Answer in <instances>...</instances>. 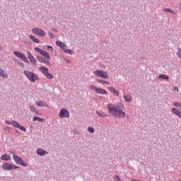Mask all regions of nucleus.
<instances>
[{
    "label": "nucleus",
    "mask_w": 181,
    "mask_h": 181,
    "mask_svg": "<svg viewBox=\"0 0 181 181\" xmlns=\"http://www.w3.org/2000/svg\"><path fill=\"white\" fill-rule=\"evenodd\" d=\"M96 114L97 115H98L99 117H102L103 118H105V117H107V115H105V113L103 111H96Z\"/></svg>",
    "instance_id": "obj_23"
},
{
    "label": "nucleus",
    "mask_w": 181,
    "mask_h": 181,
    "mask_svg": "<svg viewBox=\"0 0 181 181\" xmlns=\"http://www.w3.org/2000/svg\"><path fill=\"white\" fill-rule=\"evenodd\" d=\"M47 50H53V47H52V46H50V45H48V46H47Z\"/></svg>",
    "instance_id": "obj_40"
},
{
    "label": "nucleus",
    "mask_w": 181,
    "mask_h": 181,
    "mask_svg": "<svg viewBox=\"0 0 181 181\" xmlns=\"http://www.w3.org/2000/svg\"><path fill=\"white\" fill-rule=\"evenodd\" d=\"M37 59L40 63H44V64H46L47 66H50V62H49V60L44 59L40 56H37Z\"/></svg>",
    "instance_id": "obj_12"
},
{
    "label": "nucleus",
    "mask_w": 181,
    "mask_h": 181,
    "mask_svg": "<svg viewBox=\"0 0 181 181\" xmlns=\"http://www.w3.org/2000/svg\"><path fill=\"white\" fill-rule=\"evenodd\" d=\"M171 112L174 114V115H177L178 118L181 119V105H180V111L176 107H173L171 109Z\"/></svg>",
    "instance_id": "obj_10"
},
{
    "label": "nucleus",
    "mask_w": 181,
    "mask_h": 181,
    "mask_svg": "<svg viewBox=\"0 0 181 181\" xmlns=\"http://www.w3.org/2000/svg\"><path fill=\"white\" fill-rule=\"evenodd\" d=\"M34 112H35L37 115H42V114H40V112H39V110H37V109H36Z\"/></svg>",
    "instance_id": "obj_41"
},
{
    "label": "nucleus",
    "mask_w": 181,
    "mask_h": 181,
    "mask_svg": "<svg viewBox=\"0 0 181 181\" xmlns=\"http://www.w3.org/2000/svg\"><path fill=\"white\" fill-rule=\"evenodd\" d=\"M32 32L33 33H35V35L41 36V37H45V36H46V32H45V30L39 28H33Z\"/></svg>",
    "instance_id": "obj_7"
},
{
    "label": "nucleus",
    "mask_w": 181,
    "mask_h": 181,
    "mask_svg": "<svg viewBox=\"0 0 181 181\" xmlns=\"http://www.w3.org/2000/svg\"><path fill=\"white\" fill-rule=\"evenodd\" d=\"M0 77H2L3 78H8V74L5 73V71L0 68Z\"/></svg>",
    "instance_id": "obj_18"
},
{
    "label": "nucleus",
    "mask_w": 181,
    "mask_h": 181,
    "mask_svg": "<svg viewBox=\"0 0 181 181\" xmlns=\"http://www.w3.org/2000/svg\"><path fill=\"white\" fill-rule=\"evenodd\" d=\"M13 54L20 59V60H22L25 63H29V60H28V58L26 57V55L23 54L22 52H18V51H14Z\"/></svg>",
    "instance_id": "obj_5"
},
{
    "label": "nucleus",
    "mask_w": 181,
    "mask_h": 181,
    "mask_svg": "<svg viewBox=\"0 0 181 181\" xmlns=\"http://www.w3.org/2000/svg\"><path fill=\"white\" fill-rule=\"evenodd\" d=\"M158 78L159 79L162 78L163 80H169V76L161 74L158 76Z\"/></svg>",
    "instance_id": "obj_24"
},
{
    "label": "nucleus",
    "mask_w": 181,
    "mask_h": 181,
    "mask_svg": "<svg viewBox=\"0 0 181 181\" xmlns=\"http://www.w3.org/2000/svg\"><path fill=\"white\" fill-rule=\"evenodd\" d=\"M66 62H67L69 63V62H70V60L69 59H66Z\"/></svg>",
    "instance_id": "obj_45"
},
{
    "label": "nucleus",
    "mask_w": 181,
    "mask_h": 181,
    "mask_svg": "<svg viewBox=\"0 0 181 181\" xmlns=\"http://www.w3.org/2000/svg\"><path fill=\"white\" fill-rule=\"evenodd\" d=\"M29 38L30 39V40H32L33 42H34V43H40V41L39 40V39L36 38L34 35H30L29 36Z\"/></svg>",
    "instance_id": "obj_20"
},
{
    "label": "nucleus",
    "mask_w": 181,
    "mask_h": 181,
    "mask_svg": "<svg viewBox=\"0 0 181 181\" xmlns=\"http://www.w3.org/2000/svg\"><path fill=\"white\" fill-rule=\"evenodd\" d=\"M1 159L2 160H6V161L11 160V156H9V155L8 154H4L1 156Z\"/></svg>",
    "instance_id": "obj_21"
},
{
    "label": "nucleus",
    "mask_w": 181,
    "mask_h": 181,
    "mask_svg": "<svg viewBox=\"0 0 181 181\" xmlns=\"http://www.w3.org/2000/svg\"><path fill=\"white\" fill-rule=\"evenodd\" d=\"M4 122H5V124H7V125H12L13 127H15V124H15V122H16V121L12 120L11 122H9L8 120H5Z\"/></svg>",
    "instance_id": "obj_28"
},
{
    "label": "nucleus",
    "mask_w": 181,
    "mask_h": 181,
    "mask_svg": "<svg viewBox=\"0 0 181 181\" xmlns=\"http://www.w3.org/2000/svg\"><path fill=\"white\" fill-rule=\"evenodd\" d=\"M35 104H37L38 107H47V108H49V105L45 101L35 102Z\"/></svg>",
    "instance_id": "obj_16"
},
{
    "label": "nucleus",
    "mask_w": 181,
    "mask_h": 181,
    "mask_svg": "<svg viewBox=\"0 0 181 181\" xmlns=\"http://www.w3.org/2000/svg\"><path fill=\"white\" fill-rule=\"evenodd\" d=\"M173 105L174 107H180L181 104L179 103L178 102H174Z\"/></svg>",
    "instance_id": "obj_37"
},
{
    "label": "nucleus",
    "mask_w": 181,
    "mask_h": 181,
    "mask_svg": "<svg viewBox=\"0 0 181 181\" xmlns=\"http://www.w3.org/2000/svg\"><path fill=\"white\" fill-rule=\"evenodd\" d=\"M113 179H114V180H115V181H121V178H120L119 176H118V175H115V176L113 177Z\"/></svg>",
    "instance_id": "obj_33"
},
{
    "label": "nucleus",
    "mask_w": 181,
    "mask_h": 181,
    "mask_svg": "<svg viewBox=\"0 0 181 181\" xmlns=\"http://www.w3.org/2000/svg\"><path fill=\"white\" fill-rule=\"evenodd\" d=\"M89 88H90V90H95V91H97V89L98 88L95 87V86H94V85H90L89 86Z\"/></svg>",
    "instance_id": "obj_34"
},
{
    "label": "nucleus",
    "mask_w": 181,
    "mask_h": 181,
    "mask_svg": "<svg viewBox=\"0 0 181 181\" xmlns=\"http://www.w3.org/2000/svg\"><path fill=\"white\" fill-rule=\"evenodd\" d=\"M38 70L41 71L42 74H43L44 77H46V78H48V80H52L53 74L49 73V69L45 66H40L38 68Z\"/></svg>",
    "instance_id": "obj_2"
},
{
    "label": "nucleus",
    "mask_w": 181,
    "mask_h": 181,
    "mask_svg": "<svg viewBox=\"0 0 181 181\" xmlns=\"http://www.w3.org/2000/svg\"><path fill=\"white\" fill-rule=\"evenodd\" d=\"M93 74L97 76V77H100V78L107 79L110 77L107 71L103 70H96L95 72H93Z\"/></svg>",
    "instance_id": "obj_4"
},
{
    "label": "nucleus",
    "mask_w": 181,
    "mask_h": 181,
    "mask_svg": "<svg viewBox=\"0 0 181 181\" xmlns=\"http://www.w3.org/2000/svg\"><path fill=\"white\" fill-rule=\"evenodd\" d=\"M97 82L100 83V84H106L107 86H110V82L103 79H98Z\"/></svg>",
    "instance_id": "obj_25"
},
{
    "label": "nucleus",
    "mask_w": 181,
    "mask_h": 181,
    "mask_svg": "<svg viewBox=\"0 0 181 181\" xmlns=\"http://www.w3.org/2000/svg\"><path fill=\"white\" fill-rule=\"evenodd\" d=\"M13 125H14V128H18V129H20L21 131H23V132H26V128L23 126H21V124H19L18 122H14Z\"/></svg>",
    "instance_id": "obj_13"
},
{
    "label": "nucleus",
    "mask_w": 181,
    "mask_h": 181,
    "mask_svg": "<svg viewBox=\"0 0 181 181\" xmlns=\"http://www.w3.org/2000/svg\"><path fill=\"white\" fill-rule=\"evenodd\" d=\"M47 153H49L42 148H38L37 150V154L40 155V156H45V155H47Z\"/></svg>",
    "instance_id": "obj_14"
},
{
    "label": "nucleus",
    "mask_w": 181,
    "mask_h": 181,
    "mask_svg": "<svg viewBox=\"0 0 181 181\" xmlns=\"http://www.w3.org/2000/svg\"><path fill=\"white\" fill-rule=\"evenodd\" d=\"M108 90L109 91H110V93H112V94H114L117 97L119 95V92H118V90H117L114 87H108Z\"/></svg>",
    "instance_id": "obj_15"
},
{
    "label": "nucleus",
    "mask_w": 181,
    "mask_h": 181,
    "mask_svg": "<svg viewBox=\"0 0 181 181\" xmlns=\"http://www.w3.org/2000/svg\"><path fill=\"white\" fill-rule=\"evenodd\" d=\"M107 108L109 111L110 115L117 117V118H124L125 113L122 110V105H112L107 104Z\"/></svg>",
    "instance_id": "obj_1"
},
{
    "label": "nucleus",
    "mask_w": 181,
    "mask_h": 181,
    "mask_svg": "<svg viewBox=\"0 0 181 181\" xmlns=\"http://www.w3.org/2000/svg\"><path fill=\"white\" fill-rule=\"evenodd\" d=\"M13 159L17 165H21V166H23L24 168H26V166H28V164H26V163L23 162V159H22V158L19 157L18 156L13 155Z\"/></svg>",
    "instance_id": "obj_6"
},
{
    "label": "nucleus",
    "mask_w": 181,
    "mask_h": 181,
    "mask_svg": "<svg viewBox=\"0 0 181 181\" xmlns=\"http://www.w3.org/2000/svg\"><path fill=\"white\" fill-rule=\"evenodd\" d=\"M23 73L25 76L28 78L30 81H32L33 83H35L36 80H39V77H37V75L35 74L33 72H30L29 71H23Z\"/></svg>",
    "instance_id": "obj_3"
},
{
    "label": "nucleus",
    "mask_w": 181,
    "mask_h": 181,
    "mask_svg": "<svg viewBox=\"0 0 181 181\" xmlns=\"http://www.w3.org/2000/svg\"><path fill=\"white\" fill-rule=\"evenodd\" d=\"M123 98L124 100H125L127 103H131V101H132V96H131V95H123Z\"/></svg>",
    "instance_id": "obj_19"
},
{
    "label": "nucleus",
    "mask_w": 181,
    "mask_h": 181,
    "mask_svg": "<svg viewBox=\"0 0 181 181\" xmlns=\"http://www.w3.org/2000/svg\"><path fill=\"white\" fill-rule=\"evenodd\" d=\"M56 45L59 47H61V49H64V47H66V44H64V42H62L60 41H57Z\"/></svg>",
    "instance_id": "obj_22"
},
{
    "label": "nucleus",
    "mask_w": 181,
    "mask_h": 181,
    "mask_svg": "<svg viewBox=\"0 0 181 181\" xmlns=\"http://www.w3.org/2000/svg\"><path fill=\"white\" fill-rule=\"evenodd\" d=\"M41 56H43L44 57H45V59H47V60H50V54H49L47 53V52L44 51L42 54Z\"/></svg>",
    "instance_id": "obj_26"
},
{
    "label": "nucleus",
    "mask_w": 181,
    "mask_h": 181,
    "mask_svg": "<svg viewBox=\"0 0 181 181\" xmlns=\"http://www.w3.org/2000/svg\"><path fill=\"white\" fill-rule=\"evenodd\" d=\"M30 110L33 112H35V110H36V107H35V106L33 105H30Z\"/></svg>",
    "instance_id": "obj_35"
},
{
    "label": "nucleus",
    "mask_w": 181,
    "mask_h": 181,
    "mask_svg": "<svg viewBox=\"0 0 181 181\" xmlns=\"http://www.w3.org/2000/svg\"><path fill=\"white\" fill-rule=\"evenodd\" d=\"M11 169H19V167L12 164Z\"/></svg>",
    "instance_id": "obj_42"
},
{
    "label": "nucleus",
    "mask_w": 181,
    "mask_h": 181,
    "mask_svg": "<svg viewBox=\"0 0 181 181\" xmlns=\"http://www.w3.org/2000/svg\"><path fill=\"white\" fill-rule=\"evenodd\" d=\"M178 181H181V180H178Z\"/></svg>",
    "instance_id": "obj_46"
},
{
    "label": "nucleus",
    "mask_w": 181,
    "mask_h": 181,
    "mask_svg": "<svg viewBox=\"0 0 181 181\" xmlns=\"http://www.w3.org/2000/svg\"><path fill=\"white\" fill-rule=\"evenodd\" d=\"M34 50H35L36 52H38V53H40V54H41V55L45 52L44 50H42V49H40L37 47H34Z\"/></svg>",
    "instance_id": "obj_29"
},
{
    "label": "nucleus",
    "mask_w": 181,
    "mask_h": 181,
    "mask_svg": "<svg viewBox=\"0 0 181 181\" xmlns=\"http://www.w3.org/2000/svg\"><path fill=\"white\" fill-rule=\"evenodd\" d=\"M64 50L65 53H68V54H73V50H71L70 49L64 48Z\"/></svg>",
    "instance_id": "obj_31"
},
{
    "label": "nucleus",
    "mask_w": 181,
    "mask_h": 181,
    "mask_svg": "<svg viewBox=\"0 0 181 181\" xmlns=\"http://www.w3.org/2000/svg\"><path fill=\"white\" fill-rule=\"evenodd\" d=\"M173 90H175V91H179V88H177V86H175Z\"/></svg>",
    "instance_id": "obj_43"
},
{
    "label": "nucleus",
    "mask_w": 181,
    "mask_h": 181,
    "mask_svg": "<svg viewBox=\"0 0 181 181\" xmlns=\"http://www.w3.org/2000/svg\"><path fill=\"white\" fill-rule=\"evenodd\" d=\"M177 56L181 59V49L178 48V52L177 53Z\"/></svg>",
    "instance_id": "obj_36"
},
{
    "label": "nucleus",
    "mask_w": 181,
    "mask_h": 181,
    "mask_svg": "<svg viewBox=\"0 0 181 181\" xmlns=\"http://www.w3.org/2000/svg\"><path fill=\"white\" fill-rule=\"evenodd\" d=\"M96 93L98 94H102V95H105L108 93V92L106 90H104L100 88H98V89H96Z\"/></svg>",
    "instance_id": "obj_17"
},
{
    "label": "nucleus",
    "mask_w": 181,
    "mask_h": 181,
    "mask_svg": "<svg viewBox=\"0 0 181 181\" xmlns=\"http://www.w3.org/2000/svg\"><path fill=\"white\" fill-rule=\"evenodd\" d=\"M27 56L31 64H33V66H36V58H35V57L32 55V53H30V52L29 51H27Z\"/></svg>",
    "instance_id": "obj_9"
},
{
    "label": "nucleus",
    "mask_w": 181,
    "mask_h": 181,
    "mask_svg": "<svg viewBox=\"0 0 181 181\" xmlns=\"http://www.w3.org/2000/svg\"><path fill=\"white\" fill-rule=\"evenodd\" d=\"M88 132H90V134H94V132H95V130L94 129V128L89 127L88 128Z\"/></svg>",
    "instance_id": "obj_32"
},
{
    "label": "nucleus",
    "mask_w": 181,
    "mask_h": 181,
    "mask_svg": "<svg viewBox=\"0 0 181 181\" xmlns=\"http://www.w3.org/2000/svg\"><path fill=\"white\" fill-rule=\"evenodd\" d=\"M1 168L4 169V170L9 171L12 170V163H4Z\"/></svg>",
    "instance_id": "obj_11"
},
{
    "label": "nucleus",
    "mask_w": 181,
    "mask_h": 181,
    "mask_svg": "<svg viewBox=\"0 0 181 181\" xmlns=\"http://www.w3.org/2000/svg\"><path fill=\"white\" fill-rule=\"evenodd\" d=\"M18 64H19V66H21V67H25V64H23V62H18Z\"/></svg>",
    "instance_id": "obj_39"
},
{
    "label": "nucleus",
    "mask_w": 181,
    "mask_h": 181,
    "mask_svg": "<svg viewBox=\"0 0 181 181\" xmlns=\"http://www.w3.org/2000/svg\"><path fill=\"white\" fill-rule=\"evenodd\" d=\"M52 30H53V32H57V30L52 28Z\"/></svg>",
    "instance_id": "obj_44"
},
{
    "label": "nucleus",
    "mask_w": 181,
    "mask_h": 181,
    "mask_svg": "<svg viewBox=\"0 0 181 181\" xmlns=\"http://www.w3.org/2000/svg\"><path fill=\"white\" fill-rule=\"evenodd\" d=\"M164 12H168L170 13H176V12L170 8H164L163 9Z\"/></svg>",
    "instance_id": "obj_30"
},
{
    "label": "nucleus",
    "mask_w": 181,
    "mask_h": 181,
    "mask_svg": "<svg viewBox=\"0 0 181 181\" xmlns=\"http://www.w3.org/2000/svg\"><path fill=\"white\" fill-rule=\"evenodd\" d=\"M33 121H38V122H45V119L39 117H34Z\"/></svg>",
    "instance_id": "obj_27"
},
{
    "label": "nucleus",
    "mask_w": 181,
    "mask_h": 181,
    "mask_svg": "<svg viewBox=\"0 0 181 181\" xmlns=\"http://www.w3.org/2000/svg\"><path fill=\"white\" fill-rule=\"evenodd\" d=\"M59 115V118H69V117H70V113L67 109L62 108L61 109Z\"/></svg>",
    "instance_id": "obj_8"
},
{
    "label": "nucleus",
    "mask_w": 181,
    "mask_h": 181,
    "mask_svg": "<svg viewBox=\"0 0 181 181\" xmlns=\"http://www.w3.org/2000/svg\"><path fill=\"white\" fill-rule=\"evenodd\" d=\"M48 35L50 39H53V37H54L52 33L48 32Z\"/></svg>",
    "instance_id": "obj_38"
}]
</instances>
